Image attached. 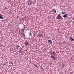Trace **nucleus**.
Returning a JSON list of instances; mask_svg holds the SVG:
<instances>
[{"instance_id":"obj_6","label":"nucleus","mask_w":74,"mask_h":74,"mask_svg":"<svg viewBox=\"0 0 74 74\" xmlns=\"http://www.w3.org/2000/svg\"><path fill=\"white\" fill-rule=\"evenodd\" d=\"M69 40H70L71 41H74V39L73 38V37H72V36L70 37H69Z\"/></svg>"},{"instance_id":"obj_8","label":"nucleus","mask_w":74,"mask_h":74,"mask_svg":"<svg viewBox=\"0 0 74 74\" xmlns=\"http://www.w3.org/2000/svg\"><path fill=\"white\" fill-rule=\"evenodd\" d=\"M38 35L40 37V38H41V37H42V34L39 33L38 34Z\"/></svg>"},{"instance_id":"obj_9","label":"nucleus","mask_w":74,"mask_h":74,"mask_svg":"<svg viewBox=\"0 0 74 74\" xmlns=\"http://www.w3.org/2000/svg\"><path fill=\"white\" fill-rule=\"evenodd\" d=\"M18 52H19V53H24V51L20 50L18 51Z\"/></svg>"},{"instance_id":"obj_23","label":"nucleus","mask_w":74,"mask_h":74,"mask_svg":"<svg viewBox=\"0 0 74 74\" xmlns=\"http://www.w3.org/2000/svg\"><path fill=\"white\" fill-rule=\"evenodd\" d=\"M28 30H29V29H28Z\"/></svg>"},{"instance_id":"obj_20","label":"nucleus","mask_w":74,"mask_h":74,"mask_svg":"<svg viewBox=\"0 0 74 74\" xmlns=\"http://www.w3.org/2000/svg\"><path fill=\"white\" fill-rule=\"evenodd\" d=\"M10 64H13V63L11 62Z\"/></svg>"},{"instance_id":"obj_19","label":"nucleus","mask_w":74,"mask_h":74,"mask_svg":"<svg viewBox=\"0 0 74 74\" xmlns=\"http://www.w3.org/2000/svg\"><path fill=\"white\" fill-rule=\"evenodd\" d=\"M41 69H42V70L43 69V68H42V67H41L40 68Z\"/></svg>"},{"instance_id":"obj_7","label":"nucleus","mask_w":74,"mask_h":74,"mask_svg":"<svg viewBox=\"0 0 74 74\" xmlns=\"http://www.w3.org/2000/svg\"><path fill=\"white\" fill-rule=\"evenodd\" d=\"M51 58L52 59H53V60H56V57H54L53 56H51Z\"/></svg>"},{"instance_id":"obj_3","label":"nucleus","mask_w":74,"mask_h":74,"mask_svg":"<svg viewBox=\"0 0 74 74\" xmlns=\"http://www.w3.org/2000/svg\"><path fill=\"white\" fill-rule=\"evenodd\" d=\"M57 19L59 20V19H62V17L60 16V14H59L57 17Z\"/></svg>"},{"instance_id":"obj_17","label":"nucleus","mask_w":74,"mask_h":74,"mask_svg":"<svg viewBox=\"0 0 74 74\" xmlns=\"http://www.w3.org/2000/svg\"><path fill=\"white\" fill-rule=\"evenodd\" d=\"M62 14H65V12L62 11Z\"/></svg>"},{"instance_id":"obj_1","label":"nucleus","mask_w":74,"mask_h":74,"mask_svg":"<svg viewBox=\"0 0 74 74\" xmlns=\"http://www.w3.org/2000/svg\"><path fill=\"white\" fill-rule=\"evenodd\" d=\"M35 0H28L27 1V3L28 5H33L34 3L35 2Z\"/></svg>"},{"instance_id":"obj_5","label":"nucleus","mask_w":74,"mask_h":74,"mask_svg":"<svg viewBox=\"0 0 74 74\" xmlns=\"http://www.w3.org/2000/svg\"><path fill=\"white\" fill-rule=\"evenodd\" d=\"M48 41L49 44H50V45H52V41L51 40H48Z\"/></svg>"},{"instance_id":"obj_14","label":"nucleus","mask_w":74,"mask_h":74,"mask_svg":"<svg viewBox=\"0 0 74 74\" xmlns=\"http://www.w3.org/2000/svg\"><path fill=\"white\" fill-rule=\"evenodd\" d=\"M63 17L64 18H66L67 17V14H65L63 16Z\"/></svg>"},{"instance_id":"obj_15","label":"nucleus","mask_w":74,"mask_h":74,"mask_svg":"<svg viewBox=\"0 0 74 74\" xmlns=\"http://www.w3.org/2000/svg\"><path fill=\"white\" fill-rule=\"evenodd\" d=\"M25 44H26V45H29V44L28 43V42H25Z\"/></svg>"},{"instance_id":"obj_13","label":"nucleus","mask_w":74,"mask_h":74,"mask_svg":"<svg viewBox=\"0 0 74 74\" xmlns=\"http://www.w3.org/2000/svg\"><path fill=\"white\" fill-rule=\"evenodd\" d=\"M53 54L54 56H56L57 54L56 53L54 52L53 53Z\"/></svg>"},{"instance_id":"obj_2","label":"nucleus","mask_w":74,"mask_h":74,"mask_svg":"<svg viewBox=\"0 0 74 74\" xmlns=\"http://www.w3.org/2000/svg\"><path fill=\"white\" fill-rule=\"evenodd\" d=\"M19 34H20L21 36L22 37H23V38H25V35L24 34V32H23V29L20 30L19 31Z\"/></svg>"},{"instance_id":"obj_11","label":"nucleus","mask_w":74,"mask_h":74,"mask_svg":"<svg viewBox=\"0 0 74 74\" xmlns=\"http://www.w3.org/2000/svg\"><path fill=\"white\" fill-rule=\"evenodd\" d=\"M0 18L1 19H3V17L2 16V15L0 14Z\"/></svg>"},{"instance_id":"obj_18","label":"nucleus","mask_w":74,"mask_h":74,"mask_svg":"<svg viewBox=\"0 0 74 74\" xmlns=\"http://www.w3.org/2000/svg\"><path fill=\"white\" fill-rule=\"evenodd\" d=\"M34 66H36V67H38V66H37V64H34Z\"/></svg>"},{"instance_id":"obj_16","label":"nucleus","mask_w":74,"mask_h":74,"mask_svg":"<svg viewBox=\"0 0 74 74\" xmlns=\"http://www.w3.org/2000/svg\"><path fill=\"white\" fill-rule=\"evenodd\" d=\"M19 46L18 45L16 47V49H18V48H19Z\"/></svg>"},{"instance_id":"obj_10","label":"nucleus","mask_w":74,"mask_h":74,"mask_svg":"<svg viewBox=\"0 0 74 74\" xmlns=\"http://www.w3.org/2000/svg\"><path fill=\"white\" fill-rule=\"evenodd\" d=\"M23 32H24V31H25V32H26V31L27 30V28H24L23 29Z\"/></svg>"},{"instance_id":"obj_4","label":"nucleus","mask_w":74,"mask_h":74,"mask_svg":"<svg viewBox=\"0 0 74 74\" xmlns=\"http://www.w3.org/2000/svg\"><path fill=\"white\" fill-rule=\"evenodd\" d=\"M56 10L55 9H52L51 10V13L53 14H56Z\"/></svg>"},{"instance_id":"obj_21","label":"nucleus","mask_w":74,"mask_h":74,"mask_svg":"<svg viewBox=\"0 0 74 74\" xmlns=\"http://www.w3.org/2000/svg\"><path fill=\"white\" fill-rule=\"evenodd\" d=\"M52 64V63H51V62H50V63H49V64Z\"/></svg>"},{"instance_id":"obj_22","label":"nucleus","mask_w":74,"mask_h":74,"mask_svg":"<svg viewBox=\"0 0 74 74\" xmlns=\"http://www.w3.org/2000/svg\"><path fill=\"white\" fill-rule=\"evenodd\" d=\"M19 49H20H20H21V48H19Z\"/></svg>"},{"instance_id":"obj_12","label":"nucleus","mask_w":74,"mask_h":74,"mask_svg":"<svg viewBox=\"0 0 74 74\" xmlns=\"http://www.w3.org/2000/svg\"><path fill=\"white\" fill-rule=\"evenodd\" d=\"M29 36H33V34H32V32H30L29 33Z\"/></svg>"},{"instance_id":"obj_24","label":"nucleus","mask_w":74,"mask_h":74,"mask_svg":"<svg viewBox=\"0 0 74 74\" xmlns=\"http://www.w3.org/2000/svg\"><path fill=\"white\" fill-rule=\"evenodd\" d=\"M22 50H23V49H22Z\"/></svg>"}]
</instances>
